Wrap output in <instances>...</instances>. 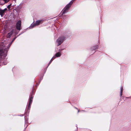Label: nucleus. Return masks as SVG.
<instances>
[{"label":"nucleus","instance_id":"4","mask_svg":"<svg viewBox=\"0 0 131 131\" xmlns=\"http://www.w3.org/2000/svg\"><path fill=\"white\" fill-rule=\"evenodd\" d=\"M21 21L20 20L18 21L16 24V28L19 31L21 29Z\"/></svg>","mask_w":131,"mask_h":131},{"label":"nucleus","instance_id":"7","mask_svg":"<svg viewBox=\"0 0 131 131\" xmlns=\"http://www.w3.org/2000/svg\"><path fill=\"white\" fill-rule=\"evenodd\" d=\"M43 21V20H37L36 22V23H35V24H36L37 26H38L40 24L42 23V21Z\"/></svg>","mask_w":131,"mask_h":131},{"label":"nucleus","instance_id":"21","mask_svg":"<svg viewBox=\"0 0 131 131\" xmlns=\"http://www.w3.org/2000/svg\"><path fill=\"white\" fill-rule=\"evenodd\" d=\"M27 125L26 126V128H25L24 129V130H25V129L26 128V127H27Z\"/></svg>","mask_w":131,"mask_h":131},{"label":"nucleus","instance_id":"1","mask_svg":"<svg viewBox=\"0 0 131 131\" xmlns=\"http://www.w3.org/2000/svg\"><path fill=\"white\" fill-rule=\"evenodd\" d=\"M17 37L15 36L14 38L13 39L12 41L8 44V46L6 47L5 46L3 47L2 48L0 49V55L3 56L4 57H6V54L7 53L9 47L12 45V42L14 40L17 38Z\"/></svg>","mask_w":131,"mask_h":131},{"label":"nucleus","instance_id":"2","mask_svg":"<svg viewBox=\"0 0 131 131\" xmlns=\"http://www.w3.org/2000/svg\"><path fill=\"white\" fill-rule=\"evenodd\" d=\"M66 37L64 36L59 37L57 40L56 43L57 45L58 46L60 45Z\"/></svg>","mask_w":131,"mask_h":131},{"label":"nucleus","instance_id":"13","mask_svg":"<svg viewBox=\"0 0 131 131\" xmlns=\"http://www.w3.org/2000/svg\"><path fill=\"white\" fill-rule=\"evenodd\" d=\"M123 88L121 87L120 89V96H122V94L123 91Z\"/></svg>","mask_w":131,"mask_h":131},{"label":"nucleus","instance_id":"19","mask_svg":"<svg viewBox=\"0 0 131 131\" xmlns=\"http://www.w3.org/2000/svg\"><path fill=\"white\" fill-rule=\"evenodd\" d=\"M75 108L76 109H77L78 110V113H79V110H78V108H77L76 107H75Z\"/></svg>","mask_w":131,"mask_h":131},{"label":"nucleus","instance_id":"5","mask_svg":"<svg viewBox=\"0 0 131 131\" xmlns=\"http://www.w3.org/2000/svg\"><path fill=\"white\" fill-rule=\"evenodd\" d=\"M70 7L68 5H67L63 10V11L62 13V15H63L66 13H67Z\"/></svg>","mask_w":131,"mask_h":131},{"label":"nucleus","instance_id":"22","mask_svg":"<svg viewBox=\"0 0 131 131\" xmlns=\"http://www.w3.org/2000/svg\"><path fill=\"white\" fill-rule=\"evenodd\" d=\"M42 78H40V80H42Z\"/></svg>","mask_w":131,"mask_h":131},{"label":"nucleus","instance_id":"6","mask_svg":"<svg viewBox=\"0 0 131 131\" xmlns=\"http://www.w3.org/2000/svg\"><path fill=\"white\" fill-rule=\"evenodd\" d=\"M14 31V29H12L9 32L7 35V37L8 38H10L12 34H13Z\"/></svg>","mask_w":131,"mask_h":131},{"label":"nucleus","instance_id":"9","mask_svg":"<svg viewBox=\"0 0 131 131\" xmlns=\"http://www.w3.org/2000/svg\"><path fill=\"white\" fill-rule=\"evenodd\" d=\"M4 11L1 8H0V15L2 17H3L4 15Z\"/></svg>","mask_w":131,"mask_h":131},{"label":"nucleus","instance_id":"25","mask_svg":"<svg viewBox=\"0 0 131 131\" xmlns=\"http://www.w3.org/2000/svg\"><path fill=\"white\" fill-rule=\"evenodd\" d=\"M84 111V112H85V111Z\"/></svg>","mask_w":131,"mask_h":131},{"label":"nucleus","instance_id":"20","mask_svg":"<svg viewBox=\"0 0 131 131\" xmlns=\"http://www.w3.org/2000/svg\"><path fill=\"white\" fill-rule=\"evenodd\" d=\"M24 115H20L19 116H23Z\"/></svg>","mask_w":131,"mask_h":131},{"label":"nucleus","instance_id":"15","mask_svg":"<svg viewBox=\"0 0 131 131\" xmlns=\"http://www.w3.org/2000/svg\"><path fill=\"white\" fill-rule=\"evenodd\" d=\"M11 4H10L9 5H8L7 6V7L8 8V9H9L10 7H11Z\"/></svg>","mask_w":131,"mask_h":131},{"label":"nucleus","instance_id":"17","mask_svg":"<svg viewBox=\"0 0 131 131\" xmlns=\"http://www.w3.org/2000/svg\"><path fill=\"white\" fill-rule=\"evenodd\" d=\"M7 10V9L6 8H5L4 9H3V10L4 11V12L5 13V11L6 10Z\"/></svg>","mask_w":131,"mask_h":131},{"label":"nucleus","instance_id":"24","mask_svg":"<svg viewBox=\"0 0 131 131\" xmlns=\"http://www.w3.org/2000/svg\"><path fill=\"white\" fill-rule=\"evenodd\" d=\"M63 49H61V50H63Z\"/></svg>","mask_w":131,"mask_h":131},{"label":"nucleus","instance_id":"3","mask_svg":"<svg viewBox=\"0 0 131 131\" xmlns=\"http://www.w3.org/2000/svg\"><path fill=\"white\" fill-rule=\"evenodd\" d=\"M33 90H32V93H31L29 97V102L28 106V109L29 110L31 107V105L32 101V99L33 97L32 96Z\"/></svg>","mask_w":131,"mask_h":131},{"label":"nucleus","instance_id":"10","mask_svg":"<svg viewBox=\"0 0 131 131\" xmlns=\"http://www.w3.org/2000/svg\"><path fill=\"white\" fill-rule=\"evenodd\" d=\"M61 55V52H58L55 54V56L57 57H60Z\"/></svg>","mask_w":131,"mask_h":131},{"label":"nucleus","instance_id":"8","mask_svg":"<svg viewBox=\"0 0 131 131\" xmlns=\"http://www.w3.org/2000/svg\"><path fill=\"white\" fill-rule=\"evenodd\" d=\"M98 47L99 46L98 45H96L91 47V48L90 49L91 51H93L96 49H97Z\"/></svg>","mask_w":131,"mask_h":131},{"label":"nucleus","instance_id":"26","mask_svg":"<svg viewBox=\"0 0 131 131\" xmlns=\"http://www.w3.org/2000/svg\"><path fill=\"white\" fill-rule=\"evenodd\" d=\"M24 118L25 119V116L24 117Z\"/></svg>","mask_w":131,"mask_h":131},{"label":"nucleus","instance_id":"18","mask_svg":"<svg viewBox=\"0 0 131 131\" xmlns=\"http://www.w3.org/2000/svg\"><path fill=\"white\" fill-rule=\"evenodd\" d=\"M24 32H22L21 33H20V34H19L18 35L17 37H18V36H20V35H21V34H23V33H24Z\"/></svg>","mask_w":131,"mask_h":131},{"label":"nucleus","instance_id":"16","mask_svg":"<svg viewBox=\"0 0 131 131\" xmlns=\"http://www.w3.org/2000/svg\"><path fill=\"white\" fill-rule=\"evenodd\" d=\"M56 57H56V56H54L51 59H52V60H53L52 59H55Z\"/></svg>","mask_w":131,"mask_h":131},{"label":"nucleus","instance_id":"11","mask_svg":"<svg viewBox=\"0 0 131 131\" xmlns=\"http://www.w3.org/2000/svg\"><path fill=\"white\" fill-rule=\"evenodd\" d=\"M36 24H35V23L34 24H32L29 27V29H31L32 28H33L35 26H36Z\"/></svg>","mask_w":131,"mask_h":131},{"label":"nucleus","instance_id":"14","mask_svg":"<svg viewBox=\"0 0 131 131\" xmlns=\"http://www.w3.org/2000/svg\"><path fill=\"white\" fill-rule=\"evenodd\" d=\"M53 60H52V59H51V60L50 61H49V62L48 63V65L47 66V68L48 67V66H49L50 64L51 63V62Z\"/></svg>","mask_w":131,"mask_h":131},{"label":"nucleus","instance_id":"23","mask_svg":"<svg viewBox=\"0 0 131 131\" xmlns=\"http://www.w3.org/2000/svg\"><path fill=\"white\" fill-rule=\"evenodd\" d=\"M76 0H72V1H75Z\"/></svg>","mask_w":131,"mask_h":131},{"label":"nucleus","instance_id":"12","mask_svg":"<svg viewBox=\"0 0 131 131\" xmlns=\"http://www.w3.org/2000/svg\"><path fill=\"white\" fill-rule=\"evenodd\" d=\"M74 1H73L72 0L71 1H70V2L68 4H67V5H68V6H69L70 7H71L72 5L73 2Z\"/></svg>","mask_w":131,"mask_h":131}]
</instances>
